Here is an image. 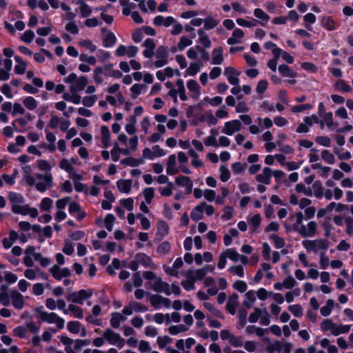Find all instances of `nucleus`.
Returning a JSON list of instances; mask_svg holds the SVG:
<instances>
[{
    "label": "nucleus",
    "instance_id": "nucleus-60",
    "mask_svg": "<svg viewBox=\"0 0 353 353\" xmlns=\"http://www.w3.org/2000/svg\"><path fill=\"white\" fill-rule=\"evenodd\" d=\"M169 225L164 221H159L157 223V233L158 234L164 236L168 234Z\"/></svg>",
    "mask_w": 353,
    "mask_h": 353
},
{
    "label": "nucleus",
    "instance_id": "nucleus-20",
    "mask_svg": "<svg viewBox=\"0 0 353 353\" xmlns=\"http://www.w3.org/2000/svg\"><path fill=\"white\" fill-rule=\"evenodd\" d=\"M111 139V134L108 127L106 125H102L100 128V141L101 146L103 148H108L110 147Z\"/></svg>",
    "mask_w": 353,
    "mask_h": 353
},
{
    "label": "nucleus",
    "instance_id": "nucleus-64",
    "mask_svg": "<svg viewBox=\"0 0 353 353\" xmlns=\"http://www.w3.org/2000/svg\"><path fill=\"white\" fill-rule=\"evenodd\" d=\"M148 300L155 309L161 307V296L148 294Z\"/></svg>",
    "mask_w": 353,
    "mask_h": 353
},
{
    "label": "nucleus",
    "instance_id": "nucleus-61",
    "mask_svg": "<svg viewBox=\"0 0 353 353\" xmlns=\"http://www.w3.org/2000/svg\"><path fill=\"white\" fill-rule=\"evenodd\" d=\"M270 239L273 242L274 247L277 249H281L285 247V242L284 239L279 236L276 234H273L270 236Z\"/></svg>",
    "mask_w": 353,
    "mask_h": 353
},
{
    "label": "nucleus",
    "instance_id": "nucleus-16",
    "mask_svg": "<svg viewBox=\"0 0 353 353\" xmlns=\"http://www.w3.org/2000/svg\"><path fill=\"white\" fill-rule=\"evenodd\" d=\"M24 276L30 281L35 280L37 279H41L43 280H47L48 276L39 268H28L24 271Z\"/></svg>",
    "mask_w": 353,
    "mask_h": 353
},
{
    "label": "nucleus",
    "instance_id": "nucleus-5",
    "mask_svg": "<svg viewBox=\"0 0 353 353\" xmlns=\"http://www.w3.org/2000/svg\"><path fill=\"white\" fill-rule=\"evenodd\" d=\"M318 224L314 221H310L307 224H301L294 230L303 237H314L317 233Z\"/></svg>",
    "mask_w": 353,
    "mask_h": 353
},
{
    "label": "nucleus",
    "instance_id": "nucleus-28",
    "mask_svg": "<svg viewBox=\"0 0 353 353\" xmlns=\"http://www.w3.org/2000/svg\"><path fill=\"white\" fill-rule=\"evenodd\" d=\"M143 46L145 48L143 54L145 58H150L154 54V50L156 47V44L154 39L150 38L145 39L143 43Z\"/></svg>",
    "mask_w": 353,
    "mask_h": 353
},
{
    "label": "nucleus",
    "instance_id": "nucleus-36",
    "mask_svg": "<svg viewBox=\"0 0 353 353\" xmlns=\"http://www.w3.org/2000/svg\"><path fill=\"white\" fill-rule=\"evenodd\" d=\"M175 182L178 185L185 187L187 189L188 192H191L193 183L190 178L181 175L176 178Z\"/></svg>",
    "mask_w": 353,
    "mask_h": 353
},
{
    "label": "nucleus",
    "instance_id": "nucleus-31",
    "mask_svg": "<svg viewBox=\"0 0 353 353\" xmlns=\"http://www.w3.org/2000/svg\"><path fill=\"white\" fill-rule=\"evenodd\" d=\"M278 70L280 74L285 78L293 79L298 76V73L295 70L285 64L279 65Z\"/></svg>",
    "mask_w": 353,
    "mask_h": 353
},
{
    "label": "nucleus",
    "instance_id": "nucleus-4",
    "mask_svg": "<svg viewBox=\"0 0 353 353\" xmlns=\"http://www.w3.org/2000/svg\"><path fill=\"white\" fill-rule=\"evenodd\" d=\"M270 316L265 308L255 307L254 312L248 316V321L251 323H254L260 321L262 325H268L270 323Z\"/></svg>",
    "mask_w": 353,
    "mask_h": 353
},
{
    "label": "nucleus",
    "instance_id": "nucleus-49",
    "mask_svg": "<svg viewBox=\"0 0 353 353\" xmlns=\"http://www.w3.org/2000/svg\"><path fill=\"white\" fill-rule=\"evenodd\" d=\"M176 85L177 87V93L181 101H187L188 97L185 92V88L184 86L183 81L181 79L176 81Z\"/></svg>",
    "mask_w": 353,
    "mask_h": 353
},
{
    "label": "nucleus",
    "instance_id": "nucleus-47",
    "mask_svg": "<svg viewBox=\"0 0 353 353\" xmlns=\"http://www.w3.org/2000/svg\"><path fill=\"white\" fill-rule=\"evenodd\" d=\"M24 106L29 110H34L38 106L37 101L32 97H26L22 99Z\"/></svg>",
    "mask_w": 353,
    "mask_h": 353
},
{
    "label": "nucleus",
    "instance_id": "nucleus-62",
    "mask_svg": "<svg viewBox=\"0 0 353 353\" xmlns=\"http://www.w3.org/2000/svg\"><path fill=\"white\" fill-rule=\"evenodd\" d=\"M203 28L205 30H209L216 27L218 25L219 21L214 17L209 16L203 19Z\"/></svg>",
    "mask_w": 353,
    "mask_h": 353
},
{
    "label": "nucleus",
    "instance_id": "nucleus-18",
    "mask_svg": "<svg viewBox=\"0 0 353 353\" xmlns=\"http://www.w3.org/2000/svg\"><path fill=\"white\" fill-rule=\"evenodd\" d=\"M54 186L53 177L50 172L47 173L46 179L41 181L35 184L36 189L40 192H44L48 189Z\"/></svg>",
    "mask_w": 353,
    "mask_h": 353
},
{
    "label": "nucleus",
    "instance_id": "nucleus-30",
    "mask_svg": "<svg viewBox=\"0 0 353 353\" xmlns=\"http://www.w3.org/2000/svg\"><path fill=\"white\" fill-rule=\"evenodd\" d=\"M239 305V296L236 294H233L230 296L227 303H226V309L228 312L234 315L236 312V308Z\"/></svg>",
    "mask_w": 353,
    "mask_h": 353
},
{
    "label": "nucleus",
    "instance_id": "nucleus-26",
    "mask_svg": "<svg viewBox=\"0 0 353 353\" xmlns=\"http://www.w3.org/2000/svg\"><path fill=\"white\" fill-rule=\"evenodd\" d=\"M88 83V79L85 76L78 77L73 85L70 87V92H79L85 89Z\"/></svg>",
    "mask_w": 353,
    "mask_h": 353
},
{
    "label": "nucleus",
    "instance_id": "nucleus-37",
    "mask_svg": "<svg viewBox=\"0 0 353 353\" xmlns=\"http://www.w3.org/2000/svg\"><path fill=\"white\" fill-rule=\"evenodd\" d=\"M161 293H165L168 296L172 294L178 296L181 293V288L176 284L172 283L169 285L168 283H165Z\"/></svg>",
    "mask_w": 353,
    "mask_h": 353
},
{
    "label": "nucleus",
    "instance_id": "nucleus-44",
    "mask_svg": "<svg viewBox=\"0 0 353 353\" xmlns=\"http://www.w3.org/2000/svg\"><path fill=\"white\" fill-rule=\"evenodd\" d=\"M79 47L85 48L90 53L95 52L97 51V46L90 39H81L78 42Z\"/></svg>",
    "mask_w": 353,
    "mask_h": 353
},
{
    "label": "nucleus",
    "instance_id": "nucleus-12",
    "mask_svg": "<svg viewBox=\"0 0 353 353\" xmlns=\"http://www.w3.org/2000/svg\"><path fill=\"white\" fill-rule=\"evenodd\" d=\"M242 128L241 121L234 119L227 121L224 123L221 132L228 136H232L234 133L240 131Z\"/></svg>",
    "mask_w": 353,
    "mask_h": 353
},
{
    "label": "nucleus",
    "instance_id": "nucleus-14",
    "mask_svg": "<svg viewBox=\"0 0 353 353\" xmlns=\"http://www.w3.org/2000/svg\"><path fill=\"white\" fill-rule=\"evenodd\" d=\"M49 272L53 278L57 281H61L62 279L68 277L71 274V272L68 268H61L57 265H52L50 268Z\"/></svg>",
    "mask_w": 353,
    "mask_h": 353
},
{
    "label": "nucleus",
    "instance_id": "nucleus-15",
    "mask_svg": "<svg viewBox=\"0 0 353 353\" xmlns=\"http://www.w3.org/2000/svg\"><path fill=\"white\" fill-rule=\"evenodd\" d=\"M241 72L233 67H226L224 70V75L226 77L228 82L233 85H238L239 83V76Z\"/></svg>",
    "mask_w": 353,
    "mask_h": 353
},
{
    "label": "nucleus",
    "instance_id": "nucleus-38",
    "mask_svg": "<svg viewBox=\"0 0 353 353\" xmlns=\"http://www.w3.org/2000/svg\"><path fill=\"white\" fill-rule=\"evenodd\" d=\"M223 48L218 47L212 50V63L214 65H221L223 62Z\"/></svg>",
    "mask_w": 353,
    "mask_h": 353
},
{
    "label": "nucleus",
    "instance_id": "nucleus-13",
    "mask_svg": "<svg viewBox=\"0 0 353 353\" xmlns=\"http://www.w3.org/2000/svg\"><path fill=\"white\" fill-rule=\"evenodd\" d=\"M102 42L105 48H112L117 43V39L116 35L112 31L106 28L101 29Z\"/></svg>",
    "mask_w": 353,
    "mask_h": 353
},
{
    "label": "nucleus",
    "instance_id": "nucleus-21",
    "mask_svg": "<svg viewBox=\"0 0 353 353\" xmlns=\"http://www.w3.org/2000/svg\"><path fill=\"white\" fill-rule=\"evenodd\" d=\"M175 22V19L172 16L166 17L162 15H157L153 19V24L157 26H163L168 28Z\"/></svg>",
    "mask_w": 353,
    "mask_h": 353
},
{
    "label": "nucleus",
    "instance_id": "nucleus-33",
    "mask_svg": "<svg viewBox=\"0 0 353 353\" xmlns=\"http://www.w3.org/2000/svg\"><path fill=\"white\" fill-rule=\"evenodd\" d=\"M247 221L250 225L251 232L252 233H255L261 225V215L259 214H256L252 216H248L247 218Z\"/></svg>",
    "mask_w": 353,
    "mask_h": 353
},
{
    "label": "nucleus",
    "instance_id": "nucleus-53",
    "mask_svg": "<svg viewBox=\"0 0 353 353\" xmlns=\"http://www.w3.org/2000/svg\"><path fill=\"white\" fill-rule=\"evenodd\" d=\"M19 214L23 216L29 215L31 218H36L39 215V212L35 208H30L28 205H23V210H21Z\"/></svg>",
    "mask_w": 353,
    "mask_h": 353
},
{
    "label": "nucleus",
    "instance_id": "nucleus-22",
    "mask_svg": "<svg viewBox=\"0 0 353 353\" xmlns=\"http://www.w3.org/2000/svg\"><path fill=\"white\" fill-rule=\"evenodd\" d=\"M244 36V32L241 29L234 28L231 37L228 39L227 43L230 46L240 44L242 43Z\"/></svg>",
    "mask_w": 353,
    "mask_h": 353
},
{
    "label": "nucleus",
    "instance_id": "nucleus-17",
    "mask_svg": "<svg viewBox=\"0 0 353 353\" xmlns=\"http://www.w3.org/2000/svg\"><path fill=\"white\" fill-rule=\"evenodd\" d=\"M10 298L12 306L18 310L24 307L25 301L23 296L17 290H12L10 292Z\"/></svg>",
    "mask_w": 353,
    "mask_h": 353
},
{
    "label": "nucleus",
    "instance_id": "nucleus-11",
    "mask_svg": "<svg viewBox=\"0 0 353 353\" xmlns=\"http://www.w3.org/2000/svg\"><path fill=\"white\" fill-rule=\"evenodd\" d=\"M155 61L153 62L156 68H161L168 63V50L163 46L157 48L154 52Z\"/></svg>",
    "mask_w": 353,
    "mask_h": 353
},
{
    "label": "nucleus",
    "instance_id": "nucleus-52",
    "mask_svg": "<svg viewBox=\"0 0 353 353\" xmlns=\"http://www.w3.org/2000/svg\"><path fill=\"white\" fill-rule=\"evenodd\" d=\"M334 307V301L333 299L327 300L325 305L323 306L320 310L321 315L328 316L332 313Z\"/></svg>",
    "mask_w": 353,
    "mask_h": 353
},
{
    "label": "nucleus",
    "instance_id": "nucleus-3",
    "mask_svg": "<svg viewBox=\"0 0 353 353\" xmlns=\"http://www.w3.org/2000/svg\"><path fill=\"white\" fill-rule=\"evenodd\" d=\"M320 327L323 332L330 331L334 336L347 333L350 330V325L342 324L339 325L334 323L330 319H324L321 323Z\"/></svg>",
    "mask_w": 353,
    "mask_h": 353
},
{
    "label": "nucleus",
    "instance_id": "nucleus-2",
    "mask_svg": "<svg viewBox=\"0 0 353 353\" xmlns=\"http://www.w3.org/2000/svg\"><path fill=\"white\" fill-rule=\"evenodd\" d=\"M302 245L308 252L321 253L327 250L330 246V242L325 239H306L302 241Z\"/></svg>",
    "mask_w": 353,
    "mask_h": 353
},
{
    "label": "nucleus",
    "instance_id": "nucleus-10",
    "mask_svg": "<svg viewBox=\"0 0 353 353\" xmlns=\"http://www.w3.org/2000/svg\"><path fill=\"white\" fill-rule=\"evenodd\" d=\"M220 336L223 341H228L229 344L234 348L243 347V341L241 337L234 335L229 330H222L220 332Z\"/></svg>",
    "mask_w": 353,
    "mask_h": 353
},
{
    "label": "nucleus",
    "instance_id": "nucleus-42",
    "mask_svg": "<svg viewBox=\"0 0 353 353\" xmlns=\"http://www.w3.org/2000/svg\"><path fill=\"white\" fill-rule=\"evenodd\" d=\"M125 319L126 318L121 313L114 312L111 315L110 321V325L114 328H118L120 326L121 323L124 321Z\"/></svg>",
    "mask_w": 353,
    "mask_h": 353
},
{
    "label": "nucleus",
    "instance_id": "nucleus-50",
    "mask_svg": "<svg viewBox=\"0 0 353 353\" xmlns=\"http://www.w3.org/2000/svg\"><path fill=\"white\" fill-rule=\"evenodd\" d=\"M130 92L132 93V98L135 99L139 95L144 92L146 90V87L143 84L135 83L130 88Z\"/></svg>",
    "mask_w": 353,
    "mask_h": 353
},
{
    "label": "nucleus",
    "instance_id": "nucleus-34",
    "mask_svg": "<svg viewBox=\"0 0 353 353\" xmlns=\"http://www.w3.org/2000/svg\"><path fill=\"white\" fill-rule=\"evenodd\" d=\"M200 121L205 123L208 126L215 125L218 123V119L211 110L206 111L200 117Z\"/></svg>",
    "mask_w": 353,
    "mask_h": 353
},
{
    "label": "nucleus",
    "instance_id": "nucleus-57",
    "mask_svg": "<svg viewBox=\"0 0 353 353\" xmlns=\"http://www.w3.org/2000/svg\"><path fill=\"white\" fill-rule=\"evenodd\" d=\"M28 123V121L25 118H19L17 119H14L12 122V125L15 128V130L19 132H23V130L22 129L24 128Z\"/></svg>",
    "mask_w": 353,
    "mask_h": 353
},
{
    "label": "nucleus",
    "instance_id": "nucleus-43",
    "mask_svg": "<svg viewBox=\"0 0 353 353\" xmlns=\"http://www.w3.org/2000/svg\"><path fill=\"white\" fill-rule=\"evenodd\" d=\"M256 300V292L253 290H249L245 294V299L243 301V305L248 308L252 307Z\"/></svg>",
    "mask_w": 353,
    "mask_h": 353
},
{
    "label": "nucleus",
    "instance_id": "nucleus-56",
    "mask_svg": "<svg viewBox=\"0 0 353 353\" xmlns=\"http://www.w3.org/2000/svg\"><path fill=\"white\" fill-rule=\"evenodd\" d=\"M323 26L327 30H334L337 27L336 22L331 17H325L323 18Z\"/></svg>",
    "mask_w": 353,
    "mask_h": 353
},
{
    "label": "nucleus",
    "instance_id": "nucleus-41",
    "mask_svg": "<svg viewBox=\"0 0 353 353\" xmlns=\"http://www.w3.org/2000/svg\"><path fill=\"white\" fill-rule=\"evenodd\" d=\"M199 39L198 41L205 48H210L212 46L211 41L209 37L206 34L202 29H199L198 31Z\"/></svg>",
    "mask_w": 353,
    "mask_h": 353
},
{
    "label": "nucleus",
    "instance_id": "nucleus-39",
    "mask_svg": "<svg viewBox=\"0 0 353 353\" xmlns=\"http://www.w3.org/2000/svg\"><path fill=\"white\" fill-rule=\"evenodd\" d=\"M132 185V180L127 179V180H119L117 182V187L118 190L122 192L128 194L130 192L131 188Z\"/></svg>",
    "mask_w": 353,
    "mask_h": 353
},
{
    "label": "nucleus",
    "instance_id": "nucleus-23",
    "mask_svg": "<svg viewBox=\"0 0 353 353\" xmlns=\"http://www.w3.org/2000/svg\"><path fill=\"white\" fill-rule=\"evenodd\" d=\"M183 265L181 257H178L172 266H164V270L170 276H177L179 275V269Z\"/></svg>",
    "mask_w": 353,
    "mask_h": 353
},
{
    "label": "nucleus",
    "instance_id": "nucleus-7",
    "mask_svg": "<svg viewBox=\"0 0 353 353\" xmlns=\"http://www.w3.org/2000/svg\"><path fill=\"white\" fill-rule=\"evenodd\" d=\"M93 295V290H80L77 292H72L66 296V299L73 303L83 304L84 301Z\"/></svg>",
    "mask_w": 353,
    "mask_h": 353
},
{
    "label": "nucleus",
    "instance_id": "nucleus-35",
    "mask_svg": "<svg viewBox=\"0 0 353 353\" xmlns=\"http://www.w3.org/2000/svg\"><path fill=\"white\" fill-rule=\"evenodd\" d=\"M203 67V64L197 62H191L189 65V67L185 70L184 72V77H194L199 72H200L201 69Z\"/></svg>",
    "mask_w": 353,
    "mask_h": 353
},
{
    "label": "nucleus",
    "instance_id": "nucleus-9",
    "mask_svg": "<svg viewBox=\"0 0 353 353\" xmlns=\"http://www.w3.org/2000/svg\"><path fill=\"white\" fill-rule=\"evenodd\" d=\"M292 347V345L290 343L276 341L267 345L266 351L269 353H290Z\"/></svg>",
    "mask_w": 353,
    "mask_h": 353
},
{
    "label": "nucleus",
    "instance_id": "nucleus-48",
    "mask_svg": "<svg viewBox=\"0 0 353 353\" xmlns=\"http://www.w3.org/2000/svg\"><path fill=\"white\" fill-rule=\"evenodd\" d=\"M203 210L202 208L201 203H199L196 206H195L190 212V218L194 221H197L201 219L203 217Z\"/></svg>",
    "mask_w": 353,
    "mask_h": 353
},
{
    "label": "nucleus",
    "instance_id": "nucleus-19",
    "mask_svg": "<svg viewBox=\"0 0 353 353\" xmlns=\"http://www.w3.org/2000/svg\"><path fill=\"white\" fill-rule=\"evenodd\" d=\"M186 86L191 93V97L194 100H198L201 96V87L198 82L194 79H189L186 83Z\"/></svg>",
    "mask_w": 353,
    "mask_h": 353
},
{
    "label": "nucleus",
    "instance_id": "nucleus-40",
    "mask_svg": "<svg viewBox=\"0 0 353 353\" xmlns=\"http://www.w3.org/2000/svg\"><path fill=\"white\" fill-rule=\"evenodd\" d=\"M16 65L14 66V72L17 74H23L27 68V63L19 56H14Z\"/></svg>",
    "mask_w": 353,
    "mask_h": 353
},
{
    "label": "nucleus",
    "instance_id": "nucleus-46",
    "mask_svg": "<svg viewBox=\"0 0 353 353\" xmlns=\"http://www.w3.org/2000/svg\"><path fill=\"white\" fill-rule=\"evenodd\" d=\"M62 98L63 100L74 104H79L81 100V96L77 94V92H65L63 93Z\"/></svg>",
    "mask_w": 353,
    "mask_h": 353
},
{
    "label": "nucleus",
    "instance_id": "nucleus-29",
    "mask_svg": "<svg viewBox=\"0 0 353 353\" xmlns=\"http://www.w3.org/2000/svg\"><path fill=\"white\" fill-rule=\"evenodd\" d=\"M272 176V171L268 168L265 167L263 168L261 173L259 174L256 176V179L258 182L264 184H270Z\"/></svg>",
    "mask_w": 353,
    "mask_h": 353
},
{
    "label": "nucleus",
    "instance_id": "nucleus-45",
    "mask_svg": "<svg viewBox=\"0 0 353 353\" xmlns=\"http://www.w3.org/2000/svg\"><path fill=\"white\" fill-rule=\"evenodd\" d=\"M10 302V294L7 292L6 288L2 285L0 289V303L3 306H8Z\"/></svg>",
    "mask_w": 353,
    "mask_h": 353
},
{
    "label": "nucleus",
    "instance_id": "nucleus-24",
    "mask_svg": "<svg viewBox=\"0 0 353 353\" xmlns=\"http://www.w3.org/2000/svg\"><path fill=\"white\" fill-rule=\"evenodd\" d=\"M64 314H69L78 319H83L84 316L83 309L74 305L73 303L68 305L66 310L64 311Z\"/></svg>",
    "mask_w": 353,
    "mask_h": 353
},
{
    "label": "nucleus",
    "instance_id": "nucleus-59",
    "mask_svg": "<svg viewBox=\"0 0 353 353\" xmlns=\"http://www.w3.org/2000/svg\"><path fill=\"white\" fill-rule=\"evenodd\" d=\"M321 157L327 164L332 165L335 163L334 154L327 150H323L321 152Z\"/></svg>",
    "mask_w": 353,
    "mask_h": 353
},
{
    "label": "nucleus",
    "instance_id": "nucleus-1",
    "mask_svg": "<svg viewBox=\"0 0 353 353\" xmlns=\"http://www.w3.org/2000/svg\"><path fill=\"white\" fill-rule=\"evenodd\" d=\"M39 319L47 323L54 324L58 330H62L65 326V320L54 312H48L42 307L36 310Z\"/></svg>",
    "mask_w": 353,
    "mask_h": 353
},
{
    "label": "nucleus",
    "instance_id": "nucleus-51",
    "mask_svg": "<svg viewBox=\"0 0 353 353\" xmlns=\"http://www.w3.org/2000/svg\"><path fill=\"white\" fill-rule=\"evenodd\" d=\"M334 88L341 92H349L352 90L351 86L343 79H339L334 84Z\"/></svg>",
    "mask_w": 353,
    "mask_h": 353
},
{
    "label": "nucleus",
    "instance_id": "nucleus-54",
    "mask_svg": "<svg viewBox=\"0 0 353 353\" xmlns=\"http://www.w3.org/2000/svg\"><path fill=\"white\" fill-rule=\"evenodd\" d=\"M82 325L79 321H71L68 323L67 328L70 333L77 334L80 332Z\"/></svg>",
    "mask_w": 353,
    "mask_h": 353
},
{
    "label": "nucleus",
    "instance_id": "nucleus-27",
    "mask_svg": "<svg viewBox=\"0 0 353 353\" xmlns=\"http://www.w3.org/2000/svg\"><path fill=\"white\" fill-rule=\"evenodd\" d=\"M135 259L138 261L139 265H141L145 268H150L152 269L156 268L152 259L144 253L140 252L137 254Z\"/></svg>",
    "mask_w": 353,
    "mask_h": 353
},
{
    "label": "nucleus",
    "instance_id": "nucleus-32",
    "mask_svg": "<svg viewBox=\"0 0 353 353\" xmlns=\"http://www.w3.org/2000/svg\"><path fill=\"white\" fill-rule=\"evenodd\" d=\"M320 117L322 118V119L320 120V125L321 128H323L325 125L327 128H335L337 127V123H335L333 121V114L331 112H326Z\"/></svg>",
    "mask_w": 353,
    "mask_h": 353
},
{
    "label": "nucleus",
    "instance_id": "nucleus-8",
    "mask_svg": "<svg viewBox=\"0 0 353 353\" xmlns=\"http://www.w3.org/2000/svg\"><path fill=\"white\" fill-rule=\"evenodd\" d=\"M103 336L105 337V341L112 345H115L118 348H122L125 345V339L121 336L119 333H117L111 329H107L103 332Z\"/></svg>",
    "mask_w": 353,
    "mask_h": 353
},
{
    "label": "nucleus",
    "instance_id": "nucleus-55",
    "mask_svg": "<svg viewBox=\"0 0 353 353\" xmlns=\"http://www.w3.org/2000/svg\"><path fill=\"white\" fill-rule=\"evenodd\" d=\"M203 307L208 310L212 316L217 318H223L222 312L216 309L212 303L210 302H205L203 303Z\"/></svg>",
    "mask_w": 353,
    "mask_h": 353
},
{
    "label": "nucleus",
    "instance_id": "nucleus-63",
    "mask_svg": "<svg viewBox=\"0 0 353 353\" xmlns=\"http://www.w3.org/2000/svg\"><path fill=\"white\" fill-rule=\"evenodd\" d=\"M171 245L168 241H163L157 248V252L160 255H165L170 251Z\"/></svg>",
    "mask_w": 353,
    "mask_h": 353
},
{
    "label": "nucleus",
    "instance_id": "nucleus-6",
    "mask_svg": "<svg viewBox=\"0 0 353 353\" xmlns=\"http://www.w3.org/2000/svg\"><path fill=\"white\" fill-rule=\"evenodd\" d=\"M8 199L12 206V211L14 214H19L23 208L25 198L21 194L15 192L8 193Z\"/></svg>",
    "mask_w": 353,
    "mask_h": 353
},
{
    "label": "nucleus",
    "instance_id": "nucleus-25",
    "mask_svg": "<svg viewBox=\"0 0 353 353\" xmlns=\"http://www.w3.org/2000/svg\"><path fill=\"white\" fill-rule=\"evenodd\" d=\"M19 238V234L17 232L14 230H10L8 233V236L4 237L2 239V245L3 248L6 250L10 248Z\"/></svg>",
    "mask_w": 353,
    "mask_h": 353
},
{
    "label": "nucleus",
    "instance_id": "nucleus-58",
    "mask_svg": "<svg viewBox=\"0 0 353 353\" xmlns=\"http://www.w3.org/2000/svg\"><path fill=\"white\" fill-rule=\"evenodd\" d=\"M79 3L81 17L86 18L90 16L92 12V10L90 6L87 4L85 2H79Z\"/></svg>",
    "mask_w": 353,
    "mask_h": 353
}]
</instances>
